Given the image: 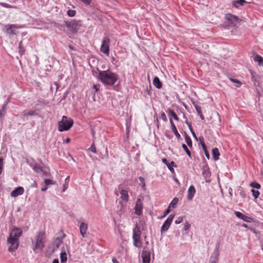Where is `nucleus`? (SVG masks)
Wrapping results in <instances>:
<instances>
[{
	"label": "nucleus",
	"instance_id": "f257e3e1",
	"mask_svg": "<svg viewBox=\"0 0 263 263\" xmlns=\"http://www.w3.org/2000/svg\"><path fill=\"white\" fill-rule=\"evenodd\" d=\"M97 70L98 71V76H96V78L105 86H113L118 79V75L109 69L101 70L97 68Z\"/></svg>",
	"mask_w": 263,
	"mask_h": 263
},
{
	"label": "nucleus",
	"instance_id": "f03ea898",
	"mask_svg": "<svg viewBox=\"0 0 263 263\" xmlns=\"http://www.w3.org/2000/svg\"><path fill=\"white\" fill-rule=\"evenodd\" d=\"M45 232L44 231H39L36 235V243L33 247V250L36 252L37 250L42 251L45 247L46 242Z\"/></svg>",
	"mask_w": 263,
	"mask_h": 263
},
{
	"label": "nucleus",
	"instance_id": "7ed1b4c3",
	"mask_svg": "<svg viewBox=\"0 0 263 263\" xmlns=\"http://www.w3.org/2000/svg\"><path fill=\"white\" fill-rule=\"evenodd\" d=\"M73 121L67 116H63L62 120L58 122V130L60 132L67 131L72 126Z\"/></svg>",
	"mask_w": 263,
	"mask_h": 263
},
{
	"label": "nucleus",
	"instance_id": "20e7f679",
	"mask_svg": "<svg viewBox=\"0 0 263 263\" xmlns=\"http://www.w3.org/2000/svg\"><path fill=\"white\" fill-rule=\"evenodd\" d=\"M66 27L72 34H76L82 26V21L80 20H71L70 21H64Z\"/></svg>",
	"mask_w": 263,
	"mask_h": 263
},
{
	"label": "nucleus",
	"instance_id": "39448f33",
	"mask_svg": "<svg viewBox=\"0 0 263 263\" xmlns=\"http://www.w3.org/2000/svg\"><path fill=\"white\" fill-rule=\"evenodd\" d=\"M109 45L110 39L109 37L107 36L103 37L102 41L100 51L105 54L106 56H108L109 54Z\"/></svg>",
	"mask_w": 263,
	"mask_h": 263
},
{
	"label": "nucleus",
	"instance_id": "423d86ee",
	"mask_svg": "<svg viewBox=\"0 0 263 263\" xmlns=\"http://www.w3.org/2000/svg\"><path fill=\"white\" fill-rule=\"evenodd\" d=\"M7 241L8 243L10 244V246L8 248V251L13 253L17 249L19 245L20 241L16 239L12 238L11 237H8L7 238Z\"/></svg>",
	"mask_w": 263,
	"mask_h": 263
},
{
	"label": "nucleus",
	"instance_id": "0eeeda50",
	"mask_svg": "<svg viewBox=\"0 0 263 263\" xmlns=\"http://www.w3.org/2000/svg\"><path fill=\"white\" fill-rule=\"evenodd\" d=\"M143 198L138 197L136 202V205L135 206V213L138 216H140L142 214V211L143 209V202L142 200Z\"/></svg>",
	"mask_w": 263,
	"mask_h": 263
},
{
	"label": "nucleus",
	"instance_id": "6e6552de",
	"mask_svg": "<svg viewBox=\"0 0 263 263\" xmlns=\"http://www.w3.org/2000/svg\"><path fill=\"white\" fill-rule=\"evenodd\" d=\"M225 19L230 26L234 27L237 24L238 18L236 15L228 13L226 14Z\"/></svg>",
	"mask_w": 263,
	"mask_h": 263
},
{
	"label": "nucleus",
	"instance_id": "1a4fd4ad",
	"mask_svg": "<svg viewBox=\"0 0 263 263\" xmlns=\"http://www.w3.org/2000/svg\"><path fill=\"white\" fill-rule=\"evenodd\" d=\"M175 216L174 214H171L169 215L168 218L163 223L162 226L161 228V233H162L163 232H166L169 229L172 221Z\"/></svg>",
	"mask_w": 263,
	"mask_h": 263
},
{
	"label": "nucleus",
	"instance_id": "9d476101",
	"mask_svg": "<svg viewBox=\"0 0 263 263\" xmlns=\"http://www.w3.org/2000/svg\"><path fill=\"white\" fill-rule=\"evenodd\" d=\"M22 233L23 231L21 228L14 227L10 232L9 237L19 240L20 237L22 235Z\"/></svg>",
	"mask_w": 263,
	"mask_h": 263
},
{
	"label": "nucleus",
	"instance_id": "9b49d317",
	"mask_svg": "<svg viewBox=\"0 0 263 263\" xmlns=\"http://www.w3.org/2000/svg\"><path fill=\"white\" fill-rule=\"evenodd\" d=\"M141 257L143 263H149L151 260L150 251L147 250L146 248H144L142 252Z\"/></svg>",
	"mask_w": 263,
	"mask_h": 263
},
{
	"label": "nucleus",
	"instance_id": "f8f14e48",
	"mask_svg": "<svg viewBox=\"0 0 263 263\" xmlns=\"http://www.w3.org/2000/svg\"><path fill=\"white\" fill-rule=\"evenodd\" d=\"M234 214L237 218L243 220L245 222H251L252 221H253V218L251 217H248L240 212L235 211L234 212Z\"/></svg>",
	"mask_w": 263,
	"mask_h": 263
},
{
	"label": "nucleus",
	"instance_id": "ddd939ff",
	"mask_svg": "<svg viewBox=\"0 0 263 263\" xmlns=\"http://www.w3.org/2000/svg\"><path fill=\"white\" fill-rule=\"evenodd\" d=\"M79 223H80V234L83 238L87 237L86 232L88 230V224L83 222H80V221H78Z\"/></svg>",
	"mask_w": 263,
	"mask_h": 263
},
{
	"label": "nucleus",
	"instance_id": "4468645a",
	"mask_svg": "<svg viewBox=\"0 0 263 263\" xmlns=\"http://www.w3.org/2000/svg\"><path fill=\"white\" fill-rule=\"evenodd\" d=\"M199 140L200 141V143L201 145V147H202V148L204 152V153L205 155V157H206V158L208 159H210V154L208 151V149H207V148H206V146L205 144V143L204 142V138L202 136H200L199 137Z\"/></svg>",
	"mask_w": 263,
	"mask_h": 263
},
{
	"label": "nucleus",
	"instance_id": "2eb2a0df",
	"mask_svg": "<svg viewBox=\"0 0 263 263\" xmlns=\"http://www.w3.org/2000/svg\"><path fill=\"white\" fill-rule=\"evenodd\" d=\"M62 236L57 237L53 242V245L56 247L57 249H59L60 246L63 242V239L65 237V234L63 231L61 232Z\"/></svg>",
	"mask_w": 263,
	"mask_h": 263
},
{
	"label": "nucleus",
	"instance_id": "dca6fc26",
	"mask_svg": "<svg viewBox=\"0 0 263 263\" xmlns=\"http://www.w3.org/2000/svg\"><path fill=\"white\" fill-rule=\"evenodd\" d=\"M24 192V189L22 186L16 187L11 193V196L13 197H17L18 196L22 195Z\"/></svg>",
	"mask_w": 263,
	"mask_h": 263
},
{
	"label": "nucleus",
	"instance_id": "f3484780",
	"mask_svg": "<svg viewBox=\"0 0 263 263\" xmlns=\"http://www.w3.org/2000/svg\"><path fill=\"white\" fill-rule=\"evenodd\" d=\"M248 4L249 2L245 0H235L232 1V6L233 7L239 8L240 6H242Z\"/></svg>",
	"mask_w": 263,
	"mask_h": 263
},
{
	"label": "nucleus",
	"instance_id": "a211bd4d",
	"mask_svg": "<svg viewBox=\"0 0 263 263\" xmlns=\"http://www.w3.org/2000/svg\"><path fill=\"white\" fill-rule=\"evenodd\" d=\"M162 162L167 166L168 170L171 171V172H172V173H174L175 172L173 167H177V165L174 161H172L171 162V163H169L166 159L163 158L162 159Z\"/></svg>",
	"mask_w": 263,
	"mask_h": 263
},
{
	"label": "nucleus",
	"instance_id": "6ab92c4d",
	"mask_svg": "<svg viewBox=\"0 0 263 263\" xmlns=\"http://www.w3.org/2000/svg\"><path fill=\"white\" fill-rule=\"evenodd\" d=\"M141 235V232L137 224H136L135 227L133 229V238H140Z\"/></svg>",
	"mask_w": 263,
	"mask_h": 263
},
{
	"label": "nucleus",
	"instance_id": "aec40b11",
	"mask_svg": "<svg viewBox=\"0 0 263 263\" xmlns=\"http://www.w3.org/2000/svg\"><path fill=\"white\" fill-rule=\"evenodd\" d=\"M196 190L193 185H191L187 190V199L192 200L194 196Z\"/></svg>",
	"mask_w": 263,
	"mask_h": 263
},
{
	"label": "nucleus",
	"instance_id": "412c9836",
	"mask_svg": "<svg viewBox=\"0 0 263 263\" xmlns=\"http://www.w3.org/2000/svg\"><path fill=\"white\" fill-rule=\"evenodd\" d=\"M23 118H25L27 116H35L37 115V113L36 112L35 110H25L23 111Z\"/></svg>",
	"mask_w": 263,
	"mask_h": 263
},
{
	"label": "nucleus",
	"instance_id": "4be33fe9",
	"mask_svg": "<svg viewBox=\"0 0 263 263\" xmlns=\"http://www.w3.org/2000/svg\"><path fill=\"white\" fill-rule=\"evenodd\" d=\"M253 60L255 62L258 63L259 66H263V58L261 56L255 53L254 54Z\"/></svg>",
	"mask_w": 263,
	"mask_h": 263
},
{
	"label": "nucleus",
	"instance_id": "5701e85b",
	"mask_svg": "<svg viewBox=\"0 0 263 263\" xmlns=\"http://www.w3.org/2000/svg\"><path fill=\"white\" fill-rule=\"evenodd\" d=\"M6 32L7 33L11 35L15 34L14 29L16 28L15 25H10L6 26Z\"/></svg>",
	"mask_w": 263,
	"mask_h": 263
},
{
	"label": "nucleus",
	"instance_id": "b1692460",
	"mask_svg": "<svg viewBox=\"0 0 263 263\" xmlns=\"http://www.w3.org/2000/svg\"><path fill=\"white\" fill-rule=\"evenodd\" d=\"M153 83V85L158 89H160L162 87V83L157 77H154Z\"/></svg>",
	"mask_w": 263,
	"mask_h": 263
},
{
	"label": "nucleus",
	"instance_id": "393cba45",
	"mask_svg": "<svg viewBox=\"0 0 263 263\" xmlns=\"http://www.w3.org/2000/svg\"><path fill=\"white\" fill-rule=\"evenodd\" d=\"M212 154L214 161H217L219 159L220 153L217 148L215 147L212 149Z\"/></svg>",
	"mask_w": 263,
	"mask_h": 263
},
{
	"label": "nucleus",
	"instance_id": "a878e982",
	"mask_svg": "<svg viewBox=\"0 0 263 263\" xmlns=\"http://www.w3.org/2000/svg\"><path fill=\"white\" fill-rule=\"evenodd\" d=\"M121 198L125 201H127L129 199L128 192L127 191L122 189L120 191Z\"/></svg>",
	"mask_w": 263,
	"mask_h": 263
},
{
	"label": "nucleus",
	"instance_id": "bb28decb",
	"mask_svg": "<svg viewBox=\"0 0 263 263\" xmlns=\"http://www.w3.org/2000/svg\"><path fill=\"white\" fill-rule=\"evenodd\" d=\"M166 112L168 114V116L173 118L175 120H179V118L178 117L176 114L173 110L171 109V108H169L166 110Z\"/></svg>",
	"mask_w": 263,
	"mask_h": 263
},
{
	"label": "nucleus",
	"instance_id": "cd10ccee",
	"mask_svg": "<svg viewBox=\"0 0 263 263\" xmlns=\"http://www.w3.org/2000/svg\"><path fill=\"white\" fill-rule=\"evenodd\" d=\"M184 138H185V142H186V144H187V145L189 146V147H190L191 148H192V147H193L192 141L190 137L186 133H185V134H184Z\"/></svg>",
	"mask_w": 263,
	"mask_h": 263
},
{
	"label": "nucleus",
	"instance_id": "c85d7f7f",
	"mask_svg": "<svg viewBox=\"0 0 263 263\" xmlns=\"http://www.w3.org/2000/svg\"><path fill=\"white\" fill-rule=\"evenodd\" d=\"M25 48L23 45V42L21 41L18 44V52L21 56L25 54Z\"/></svg>",
	"mask_w": 263,
	"mask_h": 263
},
{
	"label": "nucleus",
	"instance_id": "c756f323",
	"mask_svg": "<svg viewBox=\"0 0 263 263\" xmlns=\"http://www.w3.org/2000/svg\"><path fill=\"white\" fill-rule=\"evenodd\" d=\"M60 258L61 263L65 262L67 260V254L65 251L63 250L60 254Z\"/></svg>",
	"mask_w": 263,
	"mask_h": 263
},
{
	"label": "nucleus",
	"instance_id": "7c9ffc66",
	"mask_svg": "<svg viewBox=\"0 0 263 263\" xmlns=\"http://www.w3.org/2000/svg\"><path fill=\"white\" fill-rule=\"evenodd\" d=\"M135 247L140 248L142 246V242L140 238H133Z\"/></svg>",
	"mask_w": 263,
	"mask_h": 263
},
{
	"label": "nucleus",
	"instance_id": "2f4dec72",
	"mask_svg": "<svg viewBox=\"0 0 263 263\" xmlns=\"http://www.w3.org/2000/svg\"><path fill=\"white\" fill-rule=\"evenodd\" d=\"M195 106V107L196 108V110L197 111V112L198 114V115L199 116L200 118H201V119L202 120H204V116L202 114V112H201V107L200 106H199L197 105H194Z\"/></svg>",
	"mask_w": 263,
	"mask_h": 263
},
{
	"label": "nucleus",
	"instance_id": "473e14b6",
	"mask_svg": "<svg viewBox=\"0 0 263 263\" xmlns=\"http://www.w3.org/2000/svg\"><path fill=\"white\" fill-rule=\"evenodd\" d=\"M179 201V199L177 197H175L172 201L171 202V203L169 204V206H168L171 208H175L176 207V205L177 204V203Z\"/></svg>",
	"mask_w": 263,
	"mask_h": 263
},
{
	"label": "nucleus",
	"instance_id": "72a5a7b5",
	"mask_svg": "<svg viewBox=\"0 0 263 263\" xmlns=\"http://www.w3.org/2000/svg\"><path fill=\"white\" fill-rule=\"evenodd\" d=\"M202 174L203 177L206 179L210 178V177H211V175L210 170H208V169L203 170L202 171Z\"/></svg>",
	"mask_w": 263,
	"mask_h": 263
},
{
	"label": "nucleus",
	"instance_id": "f704fd0d",
	"mask_svg": "<svg viewBox=\"0 0 263 263\" xmlns=\"http://www.w3.org/2000/svg\"><path fill=\"white\" fill-rule=\"evenodd\" d=\"M138 179L140 182L139 185L141 186L143 190H145L146 189V184L144 178L140 176L138 177Z\"/></svg>",
	"mask_w": 263,
	"mask_h": 263
},
{
	"label": "nucleus",
	"instance_id": "c9c22d12",
	"mask_svg": "<svg viewBox=\"0 0 263 263\" xmlns=\"http://www.w3.org/2000/svg\"><path fill=\"white\" fill-rule=\"evenodd\" d=\"M182 148L183 149V150L185 151V152L186 153V154L187 155V156L190 158H192V155H191V152L190 151V150L189 149V148H187V146L183 143L182 144Z\"/></svg>",
	"mask_w": 263,
	"mask_h": 263
},
{
	"label": "nucleus",
	"instance_id": "e433bc0d",
	"mask_svg": "<svg viewBox=\"0 0 263 263\" xmlns=\"http://www.w3.org/2000/svg\"><path fill=\"white\" fill-rule=\"evenodd\" d=\"M7 112V107L3 106L2 108L0 110V118H3L5 117Z\"/></svg>",
	"mask_w": 263,
	"mask_h": 263
},
{
	"label": "nucleus",
	"instance_id": "4c0bfd02",
	"mask_svg": "<svg viewBox=\"0 0 263 263\" xmlns=\"http://www.w3.org/2000/svg\"><path fill=\"white\" fill-rule=\"evenodd\" d=\"M41 172H42L43 177H50L51 176V174L49 171V169L44 170L43 169V171H42Z\"/></svg>",
	"mask_w": 263,
	"mask_h": 263
},
{
	"label": "nucleus",
	"instance_id": "58836bf2",
	"mask_svg": "<svg viewBox=\"0 0 263 263\" xmlns=\"http://www.w3.org/2000/svg\"><path fill=\"white\" fill-rule=\"evenodd\" d=\"M250 186L254 189H260L261 185L259 183L257 182L254 181L251 183Z\"/></svg>",
	"mask_w": 263,
	"mask_h": 263
},
{
	"label": "nucleus",
	"instance_id": "ea45409f",
	"mask_svg": "<svg viewBox=\"0 0 263 263\" xmlns=\"http://www.w3.org/2000/svg\"><path fill=\"white\" fill-rule=\"evenodd\" d=\"M44 183H45V185L47 186L49 185L55 184V182L51 179H45L44 180Z\"/></svg>",
	"mask_w": 263,
	"mask_h": 263
},
{
	"label": "nucleus",
	"instance_id": "a19ab883",
	"mask_svg": "<svg viewBox=\"0 0 263 263\" xmlns=\"http://www.w3.org/2000/svg\"><path fill=\"white\" fill-rule=\"evenodd\" d=\"M64 24H57L56 27L60 30L65 31V27H66V23L64 22Z\"/></svg>",
	"mask_w": 263,
	"mask_h": 263
},
{
	"label": "nucleus",
	"instance_id": "79ce46f5",
	"mask_svg": "<svg viewBox=\"0 0 263 263\" xmlns=\"http://www.w3.org/2000/svg\"><path fill=\"white\" fill-rule=\"evenodd\" d=\"M33 170L36 173H41L43 171V168L40 167L38 164H35L33 167Z\"/></svg>",
	"mask_w": 263,
	"mask_h": 263
},
{
	"label": "nucleus",
	"instance_id": "37998d69",
	"mask_svg": "<svg viewBox=\"0 0 263 263\" xmlns=\"http://www.w3.org/2000/svg\"><path fill=\"white\" fill-rule=\"evenodd\" d=\"M230 80L231 81H232L234 83L236 84L235 86L237 87H239L241 86V83L238 80H237V79H233V78H230Z\"/></svg>",
	"mask_w": 263,
	"mask_h": 263
},
{
	"label": "nucleus",
	"instance_id": "c03bdc74",
	"mask_svg": "<svg viewBox=\"0 0 263 263\" xmlns=\"http://www.w3.org/2000/svg\"><path fill=\"white\" fill-rule=\"evenodd\" d=\"M171 129H172V132H173V133L174 134V135H175L177 139H179L180 138V135L178 133L176 127L175 126V127L171 128Z\"/></svg>",
	"mask_w": 263,
	"mask_h": 263
},
{
	"label": "nucleus",
	"instance_id": "a18cd8bd",
	"mask_svg": "<svg viewBox=\"0 0 263 263\" xmlns=\"http://www.w3.org/2000/svg\"><path fill=\"white\" fill-rule=\"evenodd\" d=\"M251 192L252 193V195L253 196L255 199H257V198H258L260 195V193L259 191H256L254 189H252Z\"/></svg>",
	"mask_w": 263,
	"mask_h": 263
},
{
	"label": "nucleus",
	"instance_id": "49530a36",
	"mask_svg": "<svg viewBox=\"0 0 263 263\" xmlns=\"http://www.w3.org/2000/svg\"><path fill=\"white\" fill-rule=\"evenodd\" d=\"M67 14L69 17H73L76 14V11L73 10H68L67 12Z\"/></svg>",
	"mask_w": 263,
	"mask_h": 263
},
{
	"label": "nucleus",
	"instance_id": "de8ad7c7",
	"mask_svg": "<svg viewBox=\"0 0 263 263\" xmlns=\"http://www.w3.org/2000/svg\"><path fill=\"white\" fill-rule=\"evenodd\" d=\"M238 192L239 193L240 196L245 199L247 197V195L246 193L242 191L241 189H238L237 190Z\"/></svg>",
	"mask_w": 263,
	"mask_h": 263
},
{
	"label": "nucleus",
	"instance_id": "09e8293b",
	"mask_svg": "<svg viewBox=\"0 0 263 263\" xmlns=\"http://www.w3.org/2000/svg\"><path fill=\"white\" fill-rule=\"evenodd\" d=\"M171 209H170V208L167 207V208L164 211L163 215L161 216V218H164L171 212Z\"/></svg>",
	"mask_w": 263,
	"mask_h": 263
},
{
	"label": "nucleus",
	"instance_id": "8fccbe9b",
	"mask_svg": "<svg viewBox=\"0 0 263 263\" xmlns=\"http://www.w3.org/2000/svg\"><path fill=\"white\" fill-rule=\"evenodd\" d=\"M203 165L202 167V170L203 171L204 169H208L210 170V168L208 166V163L206 162V160L204 158H203Z\"/></svg>",
	"mask_w": 263,
	"mask_h": 263
},
{
	"label": "nucleus",
	"instance_id": "3c124183",
	"mask_svg": "<svg viewBox=\"0 0 263 263\" xmlns=\"http://www.w3.org/2000/svg\"><path fill=\"white\" fill-rule=\"evenodd\" d=\"M89 150H90V151H91L92 153H93L94 154L97 153V149H96V147L94 143H93L92 144V145L90 146V147L89 148Z\"/></svg>",
	"mask_w": 263,
	"mask_h": 263
},
{
	"label": "nucleus",
	"instance_id": "603ef678",
	"mask_svg": "<svg viewBox=\"0 0 263 263\" xmlns=\"http://www.w3.org/2000/svg\"><path fill=\"white\" fill-rule=\"evenodd\" d=\"M241 227H243V228H248L249 229H250L251 231H253L254 233H256V231L255 230L252 228V227H249L248 225H247V224L246 223H243L241 224Z\"/></svg>",
	"mask_w": 263,
	"mask_h": 263
},
{
	"label": "nucleus",
	"instance_id": "864d4df0",
	"mask_svg": "<svg viewBox=\"0 0 263 263\" xmlns=\"http://www.w3.org/2000/svg\"><path fill=\"white\" fill-rule=\"evenodd\" d=\"M160 118L164 122H166L167 120L166 116L164 112H161Z\"/></svg>",
	"mask_w": 263,
	"mask_h": 263
},
{
	"label": "nucleus",
	"instance_id": "5fc2aeb1",
	"mask_svg": "<svg viewBox=\"0 0 263 263\" xmlns=\"http://www.w3.org/2000/svg\"><path fill=\"white\" fill-rule=\"evenodd\" d=\"M3 159L0 157V175L2 174L3 170Z\"/></svg>",
	"mask_w": 263,
	"mask_h": 263
},
{
	"label": "nucleus",
	"instance_id": "6e6d98bb",
	"mask_svg": "<svg viewBox=\"0 0 263 263\" xmlns=\"http://www.w3.org/2000/svg\"><path fill=\"white\" fill-rule=\"evenodd\" d=\"M190 227H191V224L188 222H186L185 224L184 225L183 229L184 231L189 230L190 229Z\"/></svg>",
	"mask_w": 263,
	"mask_h": 263
},
{
	"label": "nucleus",
	"instance_id": "4d7b16f0",
	"mask_svg": "<svg viewBox=\"0 0 263 263\" xmlns=\"http://www.w3.org/2000/svg\"><path fill=\"white\" fill-rule=\"evenodd\" d=\"M183 220V217H179L176 220H175V223L178 224L182 222Z\"/></svg>",
	"mask_w": 263,
	"mask_h": 263
},
{
	"label": "nucleus",
	"instance_id": "13d9d810",
	"mask_svg": "<svg viewBox=\"0 0 263 263\" xmlns=\"http://www.w3.org/2000/svg\"><path fill=\"white\" fill-rule=\"evenodd\" d=\"M100 85L99 84H94L92 86V88L95 89L96 92L99 91Z\"/></svg>",
	"mask_w": 263,
	"mask_h": 263
},
{
	"label": "nucleus",
	"instance_id": "bf43d9fd",
	"mask_svg": "<svg viewBox=\"0 0 263 263\" xmlns=\"http://www.w3.org/2000/svg\"><path fill=\"white\" fill-rule=\"evenodd\" d=\"M193 137H194V138L196 140V141H198V138L196 136V135L195 133V132L194 131V130L193 129V128L191 130H190Z\"/></svg>",
	"mask_w": 263,
	"mask_h": 263
},
{
	"label": "nucleus",
	"instance_id": "052dcab7",
	"mask_svg": "<svg viewBox=\"0 0 263 263\" xmlns=\"http://www.w3.org/2000/svg\"><path fill=\"white\" fill-rule=\"evenodd\" d=\"M81 1L87 5H89L91 3V0H81Z\"/></svg>",
	"mask_w": 263,
	"mask_h": 263
},
{
	"label": "nucleus",
	"instance_id": "680f3d73",
	"mask_svg": "<svg viewBox=\"0 0 263 263\" xmlns=\"http://www.w3.org/2000/svg\"><path fill=\"white\" fill-rule=\"evenodd\" d=\"M185 123L187 125L188 127L190 130H191L193 128L192 127V124L191 122H188V121L187 120H186Z\"/></svg>",
	"mask_w": 263,
	"mask_h": 263
},
{
	"label": "nucleus",
	"instance_id": "e2e57ef3",
	"mask_svg": "<svg viewBox=\"0 0 263 263\" xmlns=\"http://www.w3.org/2000/svg\"><path fill=\"white\" fill-rule=\"evenodd\" d=\"M170 124H171V128L175 127V125L172 120V119L171 118H170Z\"/></svg>",
	"mask_w": 263,
	"mask_h": 263
},
{
	"label": "nucleus",
	"instance_id": "0e129e2a",
	"mask_svg": "<svg viewBox=\"0 0 263 263\" xmlns=\"http://www.w3.org/2000/svg\"><path fill=\"white\" fill-rule=\"evenodd\" d=\"M67 187H68V184L65 183V184L63 185V190H62V192H64L66 190Z\"/></svg>",
	"mask_w": 263,
	"mask_h": 263
},
{
	"label": "nucleus",
	"instance_id": "69168bd1",
	"mask_svg": "<svg viewBox=\"0 0 263 263\" xmlns=\"http://www.w3.org/2000/svg\"><path fill=\"white\" fill-rule=\"evenodd\" d=\"M92 73L94 76L96 77V76H98V71L97 70V68L96 70H92Z\"/></svg>",
	"mask_w": 263,
	"mask_h": 263
},
{
	"label": "nucleus",
	"instance_id": "338daca9",
	"mask_svg": "<svg viewBox=\"0 0 263 263\" xmlns=\"http://www.w3.org/2000/svg\"><path fill=\"white\" fill-rule=\"evenodd\" d=\"M68 93V91L65 92V93L64 94V95H63V96L62 99V100H65V99L66 98V97H67V96Z\"/></svg>",
	"mask_w": 263,
	"mask_h": 263
},
{
	"label": "nucleus",
	"instance_id": "774afa93",
	"mask_svg": "<svg viewBox=\"0 0 263 263\" xmlns=\"http://www.w3.org/2000/svg\"><path fill=\"white\" fill-rule=\"evenodd\" d=\"M4 7L7 8H11L12 6L8 4L5 3L4 5Z\"/></svg>",
	"mask_w": 263,
	"mask_h": 263
}]
</instances>
